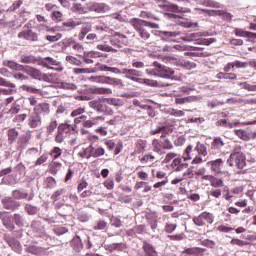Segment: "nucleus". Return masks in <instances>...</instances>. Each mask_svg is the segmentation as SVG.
<instances>
[{"label":"nucleus","instance_id":"obj_27","mask_svg":"<svg viewBox=\"0 0 256 256\" xmlns=\"http://www.w3.org/2000/svg\"><path fill=\"white\" fill-rule=\"evenodd\" d=\"M20 62L25 65H39V57H35L34 55H22Z\"/></svg>","mask_w":256,"mask_h":256},{"label":"nucleus","instance_id":"obj_44","mask_svg":"<svg viewBox=\"0 0 256 256\" xmlns=\"http://www.w3.org/2000/svg\"><path fill=\"white\" fill-rule=\"evenodd\" d=\"M58 131L62 133V135H69L71 131H73V127L67 123H62L58 126Z\"/></svg>","mask_w":256,"mask_h":256},{"label":"nucleus","instance_id":"obj_6","mask_svg":"<svg viewBox=\"0 0 256 256\" xmlns=\"http://www.w3.org/2000/svg\"><path fill=\"white\" fill-rule=\"evenodd\" d=\"M130 25L139 33L141 30L145 29V27H150V29H159V24L149 22L139 18H133L130 20Z\"/></svg>","mask_w":256,"mask_h":256},{"label":"nucleus","instance_id":"obj_35","mask_svg":"<svg viewBox=\"0 0 256 256\" xmlns=\"http://www.w3.org/2000/svg\"><path fill=\"white\" fill-rule=\"evenodd\" d=\"M70 46L78 56H81L83 53H85V47H83V45L79 42H70Z\"/></svg>","mask_w":256,"mask_h":256},{"label":"nucleus","instance_id":"obj_64","mask_svg":"<svg viewBox=\"0 0 256 256\" xmlns=\"http://www.w3.org/2000/svg\"><path fill=\"white\" fill-rule=\"evenodd\" d=\"M85 113V107H80L71 112V117H79Z\"/></svg>","mask_w":256,"mask_h":256},{"label":"nucleus","instance_id":"obj_4","mask_svg":"<svg viewBox=\"0 0 256 256\" xmlns=\"http://www.w3.org/2000/svg\"><path fill=\"white\" fill-rule=\"evenodd\" d=\"M38 65L40 67H44L45 69H53L54 71H63V66H61V62L55 60V58L38 57Z\"/></svg>","mask_w":256,"mask_h":256},{"label":"nucleus","instance_id":"obj_32","mask_svg":"<svg viewBox=\"0 0 256 256\" xmlns=\"http://www.w3.org/2000/svg\"><path fill=\"white\" fill-rule=\"evenodd\" d=\"M90 91L94 95H112L113 93V90H111V88L105 87H92Z\"/></svg>","mask_w":256,"mask_h":256},{"label":"nucleus","instance_id":"obj_49","mask_svg":"<svg viewBox=\"0 0 256 256\" xmlns=\"http://www.w3.org/2000/svg\"><path fill=\"white\" fill-rule=\"evenodd\" d=\"M210 185L211 187L219 189V187H224L225 184L223 182V179L212 176V180H210Z\"/></svg>","mask_w":256,"mask_h":256},{"label":"nucleus","instance_id":"obj_40","mask_svg":"<svg viewBox=\"0 0 256 256\" xmlns=\"http://www.w3.org/2000/svg\"><path fill=\"white\" fill-rule=\"evenodd\" d=\"M151 173H152V177H153V179H162V181L163 180H165V179H169L168 177H167V172H165V171H163V170H155V169H152L151 170Z\"/></svg>","mask_w":256,"mask_h":256},{"label":"nucleus","instance_id":"obj_52","mask_svg":"<svg viewBox=\"0 0 256 256\" xmlns=\"http://www.w3.org/2000/svg\"><path fill=\"white\" fill-rule=\"evenodd\" d=\"M49 155L52 157L53 161H55V159H59V157L63 155V150L59 147H54Z\"/></svg>","mask_w":256,"mask_h":256},{"label":"nucleus","instance_id":"obj_33","mask_svg":"<svg viewBox=\"0 0 256 256\" xmlns=\"http://www.w3.org/2000/svg\"><path fill=\"white\" fill-rule=\"evenodd\" d=\"M71 11L72 13H76L78 15H87V6L84 7L81 3H73Z\"/></svg>","mask_w":256,"mask_h":256},{"label":"nucleus","instance_id":"obj_21","mask_svg":"<svg viewBox=\"0 0 256 256\" xmlns=\"http://www.w3.org/2000/svg\"><path fill=\"white\" fill-rule=\"evenodd\" d=\"M205 251V248L199 247L186 248L181 252V256H204Z\"/></svg>","mask_w":256,"mask_h":256},{"label":"nucleus","instance_id":"obj_37","mask_svg":"<svg viewBox=\"0 0 256 256\" xmlns=\"http://www.w3.org/2000/svg\"><path fill=\"white\" fill-rule=\"evenodd\" d=\"M64 15L60 10H54L51 12L50 14V18L52 19V21H54V23H61V21H63L64 19Z\"/></svg>","mask_w":256,"mask_h":256},{"label":"nucleus","instance_id":"obj_57","mask_svg":"<svg viewBox=\"0 0 256 256\" xmlns=\"http://www.w3.org/2000/svg\"><path fill=\"white\" fill-rule=\"evenodd\" d=\"M102 155H105V149L101 147L94 148L92 146V157L97 158V157H102Z\"/></svg>","mask_w":256,"mask_h":256},{"label":"nucleus","instance_id":"obj_48","mask_svg":"<svg viewBox=\"0 0 256 256\" xmlns=\"http://www.w3.org/2000/svg\"><path fill=\"white\" fill-rule=\"evenodd\" d=\"M168 130H169V128H167L165 126H161V127H158L156 130H152L151 135H157L158 133H162L160 138L165 139V137H167V131Z\"/></svg>","mask_w":256,"mask_h":256},{"label":"nucleus","instance_id":"obj_19","mask_svg":"<svg viewBox=\"0 0 256 256\" xmlns=\"http://www.w3.org/2000/svg\"><path fill=\"white\" fill-rule=\"evenodd\" d=\"M195 177V174L193 173V170L191 168H188L181 176L175 177L171 181V185H179V183H183V181H186V179H193Z\"/></svg>","mask_w":256,"mask_h":256},{"label":"nucleus","instance_id":"obj_50","mask_svg":"<svg viewBox=\"0 0 256 256\" xmlns=\"http://www.w3.org/2000/svg\"><path fill=\"white\" fill-rule=\"evenodd\" d=\"M145 231V225L134 226L128 231V235H141Z\"/></svg>","mask_w":256,"mask_h":256},{"label":"nucleus","instance_id":"obj_25","mask_svg":"<svg viewBox=\"0 0 256 256\" xmlns=\"http://www.w3.org/2000/svg\"><path fill=\"white\" fill-rule=\"evenodd\" d=\"M145 151H147V140H137L134 148V155H141V153H145Z\"/></svg>","mask_w":256,"mask_h":256},{"label":"nucleus","instance_id":"obj_62","mask_svg":"<svg viewBox=\"0 0 256 256\" xmlns=\"http://www.w3.org/2000/svg\"><path fill=\"white\" fill-rule=\"evenodd\" d=\"M168 239H170V241H183V239H185V233L168 235Z\"/></svg>","mask_w":256,"mask_h":256},{"label":"nucleus","instance_id":"obj_10","mask_svg":"<svg viewBox=\"0 0 256 256\" xmlns=\"http://www.w3.org/2000/svg\"><path fill=\"white\" fill-rule=\"evenodd\" d=\"M18 39L30 41L31 43H37V41H39V34L32 29H26L18 33Z\"/></svg>","mask_w":256,"mask_h":256},{"label":"nucleus","instance_id":"obj_45","mask_svg":"<svg viewBox=\"0 0 256 256\" xmlns=\"http://www.w3.org/2000/svg\"><path fill=\"white\" fill-rule=\"evenodd\" d=\"M235 135H237V137H239V139H242V141H250L251 140V136H249V133H247V131L245 130H234Z\"/></svg>","mask_w":256,"mask_h":256},{"label":"nucleus","instance_id":"obj_9","mask_svg":"<svg viewBox=\"0 0 256 256\" xmlns=\"http://www.w3.org/2000/svg\"><path fill=\"white\" fill-rule=\"evenodd\" d=\"M124 73L128 79L132 81H138L139 83H145L146 85H151L153 81L149 79H141L137 77H141V71L135 69H124Z\"/></svg>","mask_w":256,"mask_h":256},{"label":"nucleus","instance_id":"obj_23","mask_svg":"<svg viewBox=\"0 0 256 256\" xmlns=\"http://www.w3.org/2000/svg\"><path fill=\"white\" fill-rule=\"evenodd\" d=\"M41 123V116L34 112L28 117V127H30V129H37V127H41Z\"/></svg>","mask_w":256,"mask_h":256},{"label":"nucleus","instance_id":"obj_15","mask_svg":"<svg viewBox=\"0 0 256 256\" xmlns=\"http://www.w3.org/2000/svg\"><path fill=\"white\" fill-rule=\"evenodd\" d=\"M87 13H105V9H107V5L105 3H97V2H88L86 3Z\"/></svg>","mask_w":256,"mask_h":256},{"label":"nucleus","instance_id":"obj_28","mask_svg":"<svg viewBox=\"0 0 256 256\" xmlns=\"http://www.w3.org/2000/svg\"><path fill=\"white\" fill-rule=\"evenodd\" d=\"M92 29H93V25L91 24V22L84 23L81 28V31L78 34L79 41H83V39H85V36L88 33H91Z\"/></svg>","mask_w":256,"mask_h":256},{"label":"nucleus","instance_id":"obj_13","mask_svg":"<svg viewBox=\"0 0 256 256\" xmlns=\"http://www.w3.org/2000/svg\"><path fill=\"white\" fill-rule=\"evenodd\" d=\"M23 73H26V75H29L32 79H37L38 81H41L45 79V74L41 72V70L31 67V66H24V70H22Z\"/></svg>","mask_w":256,"mask_h":256},{"label":"nucleus","instance_id":"obj_20","mask_svg":"<svg viewBox=\"0 0 256 256\" xmlns=\"http://www.w3.org/2000/svg\"><path fill=\"white\" fill-rule=\"evenodd\" d=\"M99 57H103V53L97 51H90L88 53H84L83 61L87 65H91L95 63V59H99Z\"/></svg>","mask_w":256,"mask_h":256},{"label":"nucleus","instance_id":"obj_18","mask_svg":"<svg viewBox=\"0 0 256 256\" xmlns=\"http://www.w3.org/2000/svg\"><path fill=\"white\" fill-rule=\"evenodd\" d=\"M2 205L7 211H17L21 204L11 197H5L2 199Z\"/></svg>","mask_w":256,"mask_h":256},{"label":"nucleus","instance_id":"obj_14","mask_svg":"<svg viewBox=\"0 0 256 256\" xmlns=\"http://www.w3.org/2000/svg\"><path fill=\"white\" fill-rule=\"evenodd\" d=\"M223 165L224 162L221 158L207 162V167H209L210 171H212V173H215L216 175H220V173H223Z\"/></svg>","mask_w":256,"mask_h":256},{"label":"nucleus","instance_id":"obj_38","mask_svg":"<svg viewBox=\"0 0 256 256\" xmlns=\"http://www.w3.org/2000/svg\"><path fill=\"white\" fill-rule=\"evenodd\" d=\"M92 153H93V145H90L89 147H87L84 150H81L78 155L79 157H81L82 159H91L92 157Z\"/></svg>","mask_w":256,"mask_h":256},{"label":"nucleus","instance_id":"obj_36","mask_svg":"<svg viewBox=\"0 0 256 256\" xmlns=\"http://www.w3.org/2000/svg\"><path fill=\"white\" fill-rule=\"evenodd\" d=\"M170 166L174 171H181L183 169V160L178 156L172 160Z\"/></svg>","mask_w":256,"mask_h":256},{"label":"nucleus","instance_id":"obj_54","mask_svg":"<svg viewBox=\"0 0 256 256\" xmlns=\"http://www.w3.org/2000/svg\"><path fill=\"white\" fill-rule=\"evenodd\" d=\"M57 120H51L46 128V133H48V135H52L53 132L57 129Z\"/></svg>","mask_w":256,"mask_h":256},{"label":"nucleus","instance_id":"obj_34","mask_svg":"<svg viewBox=\"0 0 256 256\" xmlns=\"http://www.w3.org/2000/svg\"><path fill=\"white\" fill-rule=\"evenodd\" d=\"M224 146L225 142H223V139H221V137L213 138V141L211 143L212 151H221V149H223Z\"/></svg>","mask_w":256,"mask_h":256},{"label":"nucleus","instance_id":"obj_63","mask_svg":"<svg viewBox=\"0 0 256 256\" xmlns=\"http://www.w3.org/2000/svg\"><path fill=\"white\" fill-rule=\"evenodd\" d=\"M28 253H31L32 255H39V253H41L43 250L41 249V247H37V246H29L27 248Z\"/></svg>","mask_w":256,"mask_h":256},{"label":"nucleus","instance_id":"obj_16","mask_svg":"<svg viewBox=\"0 0 256 256\" xmlns=\"http://www.w3.org/2000/svg\"><path fill=\"white\" fill-rule=\"evenodd\" d=\"M34 114L41 117V115H49L51 113V104L42 102L33 108Z\"/></svg>","mask_w":256,"mask_h":256},{"label":"nucleus","instance_id":"obj_2","mask_svg":"<svg viewBox=\"0 0 256 256\" xmlns=\"http://www.w3.org/2000/svg\"><path fill=\"white\" fill-rule=\"evenodd\" d=\"M227 163L230 167H237V169H243L246 165L245 154L243 153V146L236 144L227 159Z\"/></svg>","mask_w":256,"mask_h":256},{"label":"nucleus","instance_id":"obj_17","mask_svg":"<svg viewBox=\"0 0 256 256\" xmlns=\"http://www.w3.org/2000/svg\"><path fill=\"white\" fill-rule=\"evenodd\" d=\"M110 43L114 47H123V45H127V36L119 33H114L110 38Z\"/></svg>","mask_w":256,"mask_h":256},{"label":"nucleus","instance_id":"obj_47","mask_svg":"<svg viewBox=\"0 0 256 256\" xmlns=\"http://www.w3.org/2000/svg\"><path fill=\"white\" fill-rule=\"evenodd\" d=\"M12 197L13 199H16V200L27 199V197H29V194L21 190H14L12 192Z\"/></svg>","mask_w":256,"mask_h":256},{"label":"nucleus","instance_id":"obj_31","mask_svg":"<svg viewBox=\"0 0 256 256\" xmlns=\"http://www.w3.org/2000/svg\"><path fill=\"white\" fill-rule=\"evenodd\" d=\"M143 251L145 253V256H157V251L155 250V247L147 241L143 242Z\"/></svg>","mask_w":256,"mask_h":256},{"label":"nucleus","instance_id":"obj_43","mask_svg":"<svg viewBox=\"0 0 256 256\" xmlns=\"http://www.w3.org/2000/svg\"><path fill=\"white\" fill-rule=\"evenodd\" d=\"M29 141H31V133L23 134L18 139V146L25 147Z\"/></svg>","mask_w":256,"mask_h":256},{"label":"nucleus","instance_id":"obj_60","mask_svg":"<svg viewBox=\"0 0 256 256\" xmlns=\"http://www.w3.org/2000/svg\"><path fill=\"white\" fill-rule=\"evenodd\" d=\"M103 103H107V105H113L114 107H119V100L116 98H104L102 99Z\"/></svg>","mask_w":256,"mask_h":256},{"label":"nucleus","instance_id":"obj_1","mask_svg":"<svg viewBox=\"0 0 256 256\" xmlns=\"http://www.w3.org/2000/svg\"><path fill=\"white\" fill-rule=\"evenodd\" d=\"M201 156L207 157V146L198 142L194 148L191 144L185 148L182 159L183 161H191V165H201V163H203Z\"/></svg>","mask_w":256,"mask_h":256},{"label":"nucleus","instance_id":"obj_51","mask_svg":"<svg viewBox=\"0 0 256 256\" xmlns=\"http://www.w3.org/2000/svg\"><path fill=\"white\" fill-rule=\"evenodd\" d=\"M97 49L99 51H104L106 53H115V52H117V49H115V48H113V47H111L107 44H98Z\"/></svg>","mask_w":256,"mask_h":256},{"label":"nucleus","instance_id":"obj_26","mask_svg":"<svg viewBox=\"0 0 256 256\" xmlns=\"http://www.w3.org/2000/svg\"><path fill=\"white\" fill-rule=\"evenodd\" d=\"M3 66L8 67V69H11L12 71H23L25 69V66L13 61V60H4Z\"/></svg>","mask_w":256,"mask_h":256},{"label":"nucleus","instance_id":"obj_8","mask_svg":"<svg viewBox=\"0 0 256 256\" xmlns=\"http://www.w3.org/2000/svg\"><path fill=\"white\" fill-rule=\"evenodd\" d=\"M90 81L105 85H123V81H121V79L111 78L109 76H92L90 77Z\"/></svg>","mask_w":256,"mask_h":256},{"label":"nucleus","instance_id":"obj_61","mask_svg":"<svg viewBox=\"0 0 256 256\" xmlns=\"http://www.w3.org/2000/svg\"><path fill=\"white\" fill-rule=\"evenodd\" d=\"M175 229H177V224L171 223V222H168L165 224L164 231L166 233H173V231H175Z\"/></svg>","mask_w":256,"mask_h":256},{"label":"nucleus","instance_id":"obj_46","mask_svg":"<svg viewBox=\"0 0 256 256\" xmlns=\"http://www.w3.org/2000/svg\"><path fill=\"white\" fill-rule=\"evenodd\" d=\"M217 79H229L230 81H235V79H237V74L219 72L217 74Z\"/></svg>","mask_w":256,"mask_h":256},{"label":"nucleus","instance_id":"obj_42","mask_svg":"<svg viewBox=\"0 0 256 256\" xmlns=\"http://www.w3.org/2000/svg\"><path fill=\"white\" fill-rule=\"evenodd\" d=\"M62 25L66 27V29H75V27H79V25H83V22L69 19L66 22L62 23Z\"/></svg>","mask_w":256,"mask_h":256},{"label":"nucleus","instance_id":"obj_7","mask_svg":"<svg viewBox=\"0 0 256 256\" xmlns=\"http://www.w3.org/2000/svg\"><path fill=\"white\" fill-rule=\"evenodd\" d=\"M153 66L156 67L158 75L165 79H175V71L167 66L161 65L159 62H153Z\"/></svg>","mask_w":256,"mask_h":256},{"label":"nucleus","instance_id":"obj_12","mask_svg":"<svg viewBox=\"0 0 256 256\" xmlns=\"http://www.w3.org/2000/svg\"><path fill=\"white\" fill-rule=\"evenodd\" d=\"M89 107H91V109H95L98 113H107V115H111V113H113V110L104 105L103 100H92L89 102Z\"/></svg>","mask_w":256,"mask_h":256},{"label":"nucleus","instance_id":"obj_56","mask_svg":"<svg viewBox=\"0 0 256 256\" xmlns=\"http://www.w3.org/2000/svg\"><path fill=\"white\" fill-rule=\"evenodd\" d=\"M71 245L74 247V249H83V242H81V237L76 236L74 239H72Z\"/></svg>","mask_w":256,"mask_h":256},{"label":"nucleus","instance_id":"obj_24","mask_svg":"<svg viewBox=\"0 0 256 256\" xmlns=\"http://www.w3.org/2000/svg\"><path fill=\"white\" fill-rule=\"evenodd\" d=\"M155 155H153L152 153H146L143 155L138 156V161L141 165H153L154 161H155Z\"/></svg>","mask_w":256,"mask_h":256},{"label":"nucleus","instance_id":"obj_29","mask_svg":"<svg viewBox=\"0 0 256 256\" xmlns=\"http://www.w3.org/2000/svg\"><path fill=\"white\" fill-rule=\"evenodd\" d=\"M8 143L9 145H13L19 139V131L17 128H10L7 131Z\"/></svg>","mask_w":256,"mask_h":256},{"label":"nucleus","instance_id":"obj_22","mask_svg":"<svg viewBox=\"0 0 256 256\" xmlns=\"http://www.w3.org/2000/svg\"><path fill=\"white\" fill-rule=\"evenodd\" d=\"M0 219H2L3 225L4 227H6V229H9L10 231H13L15 229V225L11 220V215H9L8 212H0Z\"/></svg>","mask_w":256,"mask_h":256},{"label":"nucleus","instance_id":"obj_59","mask_svg":"<svg viewBox=\"0 0 256 256\" xmlns=\"http://www.w3.org/2000/svg\"><path fill=\"white\" fill-rule=\"evenodd\" d=\"M179 155L175 152H168L166 155H165V158H164V163H171V161H173L175 158H177Z\"/></svg>","mask_w":256,"mask_h":256},{"label":"nucleus","instance_id":"obj_41","mask_svg":"<svg viewBox=\"0 0 256 256\" xmlns=\"http://www.w3.org/2000/svg\"><path fill=\"white\" fill-rule=\"evenodd\" d=\"M108 249L110 251H125L127 249V244L121 242V243H113L108 245Z\"/></svg>","mask_w":256,"mask_h":256},{"label":"nucleus","instance_id":"obj_55","mask_svg":"<svg viewBox=\"0 0 256 256\" xmlns=\"http://www.w3.org/2000/svg\"><path fill=\"white\" fill-rule=\"evenodd\" d=\"M22 91H27V93H34V94H40L41 93V89H37L33 86H29V85H22L21 86Z\"/></svg>","mask_w":256,"mask_h":256},{"label":"nucleus","instance_id":"obj_3","mask_svg":"<svg viewBox=\"0 0 256 256\" xmlns=\"http://www.w3.org/2000/svg\"><path fill=\"white\" fill-rule=\"evenodd\" d=\"M192 221L196 227H209V225H213L215 216L211 212L204 211L198 216H194Z\"/></svg>","mask_w":256,"mask_h":256},{"label":"nucleus","instance_id":"obj_53","mask_svg":"<svg viewBox=\"0 0 256 256\" xmlns=\"http://www.w3.org/2000/svg\"><path fill=\"white\" fill-rule=\"evenodd\" d=\"M89 187V182H87V178L82 177L81 180L78 182L77 191L78 193H81L84 189H87Z\"/></svg>","mask_w":256,"mask_h":256},{"label":"nucleus","instance_id":"obj_5","mask_svg":"<svg viewBox=\"0 0 256 256\" xmlns=\"http://www.w3.org/2000/svg\"><path fill=\"white\" fill-rule=\"evenodd\" d=\"M152 147L154 153H158V155H163L165 153L163 149H165L166 151H171V149H173V143H171L170 139H164V141L154 139L152 141Z\"/></svg>","mask_w":256,"mask_h":256},{"label":"nucleus","instance_id":"obj_30","mask_svg":"<svg viewBox=\"0 0 256 256\" xmlns=\"http://www.w3.org/2000/svg\"><path fill=\"white\" fill-rule=\"evenodd\" d=\"M234 34L236 35V37H244L250 39V41H253V38L256 37L254 32L245 31L240 28H236L234 30Z\"/></svg>","mask_w":256,"mask_h":256},{"label":"nucleus","instance_id":"obj_39","mask_svg":"<svg viewBox=\"0 0 256 256\" xmlns=\"http://www.w3.org/2000/svg\"><path fill=\"white\" fill-rule=\"evenodd\" d=\"M61 167H62L61 162L52 160L49 168L51 175H57V173H59V171L61 170Z\"/></svg>","mask_w":256,"mask_h":256},{"label":"nucleus","instance_id":"obj_58","mask_svg":"<svg viewBox=\"0 0 256 256\" xmlns=\"http://www.w3.org/2000/svg\"><path fill=\"white\" fill-rule=\"evenodd\" d=\"M95 231H103L107 229V222L105 220H98L94 226Z\"/></svg>","mask_w":256,"mask_h":256},{"label":"nucleus","instance_id":"obj_11","mask_svg":"<svg viewBox=\"0 0 256 256\" xmlns=\"http://www.w3.org/2000/svg\"><path fill=\"white\" fill-rule=\"evenodd\" d=\"M164 11H170L172 13H191L190 8L179 7L177 4H173L171 2H166L163 5H160Z\"/></svg>","mask_w":256,"mask_h":256}]
</instances>
